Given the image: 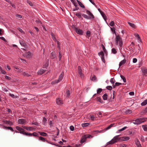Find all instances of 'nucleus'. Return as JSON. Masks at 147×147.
I'll list each match as a JSON object with an SVG mask.
<instances>
[{"instance_id": "50", "label": "nucleus", "mask_w": 147, "mask_h": 147, "mask_svg": "<svg viewBox=\"0 0 147 147\" xmlns=\"http://www.w3.org/2000/svg\"><path fill=\"white\" fill-rule=\"evenodd\" d=\"M135 36L137 38V39L140 41L141 42V40L139 35L138 34H136L135 35Z\"/></svg>"}, {"instance_id": "17", "label": "nucleus", "mask_w": 147, "mask_h": 147, "mask_svg": "<svg viewBox=\"0 0 147 147\" xmlns=\"http://www.w3.org/2000/svg\"><path fill=\"white\" fill-rule=\"evenodd\" d=\"M75 15L77 16L78 18L80 19L81 20H83V18L82 17L81 13L80 12L76 13L75 14Z\"/></svg>"}, {"instance_id": "1", "label": "nucleus", "mask_w": 147, "mask_h": 147, "mask_svg": "<svg viewBox=\"0 0 147 147\" xmlns=\"http://www.w3.org/2000/svg\"><path fill=\"white\" fill-rule=\"evenodd\" d=\"M120 135H117L115 136L117 142H120L122 141H128L130 138L127 136H123L119 137Z\"/></svg>"}, {"instance_id": "33", "label": "nucleus", "mask_w": 147, "mask_h": 147, "mask_svg": "<svg viewBox=\"0 0 147 147\" xmlns=\"http://www.w3.org/2000/svg\"><path fill=\"white\" fill-rule=\"evenodd\" d=\"M26 129V130L27 131L34 130L35 129V128H34L33 127H27V128Z\"/></svg>"}, {"instance_id": "61", "label": "nucleus", "mask_w": 147, "mask_h": 147, "mask_svg": "<svg viewBox=\"0 0 147 147\" xmlns=\"http://www.w3.org/2000/svg\"><path fill=\"white\" fill-rule=\"evenodd\" d=\"M61 57H62V56H61V51H59V61H60L61 60Z\"/></svg>"}, {"instance_id": "14", "label": "nucleus", "mask_w": 147, "mask_h": 147, "mask_svg": "<svg viewBox=\"0 0 147 147\" xmlns=\"http://www.w3.org/2000/svg\"><path fill=\"white\" fill-rule=\"evenodd\" d=\"M3 128L6 129L10 130L11 131H13L14 130L13 129L12 127H11L8 126L6 127L4 125H3Z\"/></svg>"}, {"instance_id": "11", "label": "nucleus", "mask_w": 147, "mask_h": 147, "mask_svg": "<svg viewBox=\"0 0 147 147\" xmlns=\"http://www.w3.org/2000/svg\"><path fill=\"white\" fill-rule=\"evenodd\" d=\"M135 45V44L134 43V42H131V44L129 46H132L133 47H131L129 48V49L130 50H132L133 52L134 51L133 50H134L135 49V47H134Z\"/></svg>"}, {"instance_id": "40", "label": "nucleus", "mask_w": 147, "mask_h": 147, "mask_svg": "<svg viewBox=\"0 0 147 147\" xmlns=\"http://www.w3.org/2000/svg\"><path fill=\"white\" fill-rule=\"evenodd\" d=\"M101 46L102 47V49L103 50V51L105 52V53H107V51L105 48V47L104 46V45L102 44H101Z\"/></svg>"}, {"instance_id": "34", "label": "nucleus", "mask_w": 147, "mask_h": 147, "mask_svg": "<svg viewBox=\"0 0 147 147\" xmlns=\"http://www.w3.org/2000/svg\"><path fill=\"white\" fill-rule=\"evenodd\" d=\"M96 101L99 102L101 103H102L103 102V100H102L101 99L100 97H97Z\"/></svg>"}, {"instance_id": "42", "label": "nucleus", "mask_w": 147, "mask_h": 147, "mask_svg": "<svg viewBox=\"0 0 147 147\" xmlns=\"http://www.w3.org/2000/svg\"><path fill=\"white\" fill-rule=\"evenodd\" d=\"M90 124L89 123H82V126L83 127H86L88 126V125Z\"/></svg>"}, {"instance_id": "59", "label": "nucleus", "mask_w": 147, "mask_h": 147, "mask_svg": "<svg viewBox=\"0 0 147 147\" xmlns=\"http://www.w3.org/2000/svg\"><path fill=\"white\" fill-rule=\"evenodd\" d=\"M110 82L112 84H114L115 82V81L114 79V78H111L110 80Z\"/></svg>"}, {"instance_id": "30", "label": "nucleus", "mask_w": 147, "mask_h": 147, "mask_svg": "<svg viewBox=\"0 0 147 147\" xmlns=\"http://www.w3.org/2000/svg\"><path fill=\"white\" fill-rule=\"evenodd\" d=\"M102 97L104 100H106L107 99L108 95L107 93H105L103 95Z\"/></svg>"}, {"instance_id": "58", "label": "nucleus", "mask_w": 147, "mask_h": 147, "mask_svg": "<svg viewBox=\"0 0 147 147\" xmlns=\"http://www.w3.org/2000/svg\"><path fill=\"white\" fill-rule=\"evenodd\" d=\"M102 89L101 88H98L97 90V93L99 94L102 91Z\"/></svg>"}, {"instance_id": "10", "label": "nucleus", "mask_w": 147, "mask_h": 147, "mask_svg": "<svg viewBox=\"0 0 147 147\" xmlns=\"http://www.w3.org/2000/svg\"><path fill=\"white\" fill-rule=\"evenodd\" d=\"M38 139L39 140L41 141H42L44 142L46 141L47 142L49 143H51L49 142L48 140H46L45 139V138H43L42 136L39 137Z\"/></svg>"}, {"instance_id": "53", "label": "nucleus", "mask_w": 147, "mask_h": 147, "mask_svg": "<svg viewBox=\"0 0 147 147\" xmlns=\"http://www.w3.org/2000/svg\"><path fill=\"white\" fill-rule=\"evenodd\" d=\"M47 121V119L45 117H44L43 118V120H42V123L44 125H45V124L46 123Z\"/></svg>"}, {"instance_id": "57", "label": "nucleus", "mask_w": 147, "mask_h": 147, "mask_svg": "<svg viewBox=\"0 0 147 147\" xmlns=\"http://www.w3.org/2000/svg\"><path fill=\"white\" fill-rule=\"evenodd\" d=\"M132 113V111L131 110H126L125 111V113L127 114H131Z\"/></svg>"}, {"instance_id": "9", "label": "nucleus", "mask_w": 147, "mask_h": 147, "mask_svg": "<svg viewBox=\"0 0 147 147\" xmlns=\"http://www.w3.org/2000/svg\"><path fill=\"white\" fill-rule=\"evenodd\" d=\"M6 124H7L9 125L10 126H11L13 125V122H11L10 120H6L5 121H3Z\"/></svg>"}, {"instance_id": "2", "label": "nucleus", "mask_w": 147, "mask_h": 147, "mask_svg": "<svg viewBox=\"0 0 147 147\" xmlns=\"http://www.w3.org/2000/svg\"><path fill=\"white\" fill-rule=\"evenodd\" d=\"M115 44L117 45L118 44V42H119V45L120 47H122L123 45V41L122 38L120 37L119 35L117 36L115 38Z\"/></svg>"}, {"instance_id": "6", "label": "nucleus", "mask_w": 147, "mask_h": 147, "mask_svg": "<svg viewBox=\"0 0 147 147\" xmlns=\"http://www.w3.org/2000/svg\"><path fill=\"white\" fill-rule=\"evenodd\" d=\"M99 56H101V59L102 61L105 63V54L103 51H101L100 52L98 53Z\"/></svg>"}, {"instance_id": "55", "label": "nucleus", "mask_w": 147, "mask_h": 147, "mask_svg": "<svg viewBox=\"0 0 147 147\" xmlns=\"http://www.w3.org/2000/svg\"><path fill=\"white\" fill-rule=\"evenodd\" d=\"M86 34L89 37L91 35V32L90 31H89V30H87L86 31Z\"/></svg>"}, {"instance_id": "32", "label": "nucleus", "mask_w": 147, "mask_h": 147, "mask_svg": "<svg viewBox=\"0 0 147 147\" xmlns=\"http://www.w3.org/2000/svg\"><path fill=\"white\" fill-rule=\"evenodd\" d=\"M114 125V123L111 124L109 125L107 128L105 129V130H106L110 129L112 127H113Z\"/></svg>"}, {"instance_id": "29", "label": "nucleus", "mask_w": 147, "mask_h": 147, "mask_svg": "<svg viewBox=\"0 0 147 147\" xmlns=\"http://www.w3.org/2000/svg\"><path fill=\"white\" fill-rule=\"evenodd\" d=\"M141 123L144 122L146 121V119H147V118L146 117H141L139 118Z\"/></svg>"}, {"instance_id": "44", "label": "nucleus", "mask_w": 147, "mask_h": 147, "mask_svg": "<svg viewBox=\"0 0 147 147\" xmlns=\"http://www.w3.org/2000/svg\"><path fill=\"white\" fill-rule=\"evenodd\" d=\"M82 16L85 18L86 19H90V18L86 14H83L82 15Z\"/></svg>"}, {"instance_id": "52", "label": "nucleus", "mask_w": 147, "mask_h": 147, "mask_svg": "<svg viewBox=\"0 0 147 147\" xmlns=\"http://www.w3.org/2000/svg\"><path fill=\"white\" fill-rule=\"evenodd\" d=\"M27 2L30 6H33L32 3L30 1L27 0Z\"/></svg>"}, {"instance_id": "37", "label": "nucleus", "mask_w": 147, "mask_h": 147, "mask_svg": "<svg viewBox=\"0 0 147 147\" xmlns=\"http://www.w3.org/2000/svg\"><path fill=\"white\" fill-rule=\"evenodd\" d=\"M142 127L145 131H147V125H142Z\"/></svg>"}, {"instance_id": "4", "label": "nucleus", "mask_w": 147, "mask_h": 147, "mask_svg": "<svg viewBox=\"0 0 147 147\" xmlns=\"http://www.w3.org/2000/svg\"><path fill=\"white\" fill-rule=\"evenodd\" d=\"M117 142L115 136L110 141L107 143L106 144V147H109L110 145H112L115 143Z\"/></svg>"}, {"instance_id": "13", "label": "nucleus", "mask_w": 147, "mask_h": 147, "mask_svg": "<svg viewBox=\"0 0 147 147\" xmlns=\"http://www.w3.org/2000/svg\"><path fill=\"white\" fill-rule=\"evenodd\" d=\"M56 57V54L55 51L52 52L50 54V57L52 59H55Z\"/></svg>"}, {"instance_id": "62", "label": "nucleus", "mask_w": 147, "mask_h": 147, "mask_svg": "<svg viewBox=\"0 0 147 147\" xmlns=\"http://www.w3.org/2000/svg\"><path fill=\"white\" fill-rule=\"evenodd\" d=\"M115 23L114 21H112L109 24V25L111 26H114Z\"/></svg>"}, {"instance_id": "45", "label": "nucleus", "mask_w": 147, "mask_h": 147, "mask_svg": "<svg viewBox=\"0 0 147 147\" xmlns=\"http://www.w3.org/2000/svg\"><path fill=\"white\" fill-rule=\"evenodd\" d=\"M22 75L24 76L27 77H29L31 75L30 74H28L26 73L25 72H24L22 74Z\"/></svg>"}, {"instance_id": "51", "label": "nucleus", "mask_w": 147, "mask_h": 147, "mask_svg": "<svg viewBox=\"0 0 147 147\" xmlns=\"http://www.w3.org/2000/svg\"><path fill=\"white\" fill-rule=\"evenodd\" d=\"M65 94L67 95V96L68 97H69L70 95V92L69 90H68L67 89L66 90V92L65 93Z\"/></svg>"}, {"instance_id": "36", "label": "nucleus", "mask_w": 147, "mask_h": 147, "mask_svg": "<svg viewBox=\"0 0 147 147\" xmlns=\"http://www.w3.org/2000/svg\"><path fill=\"white\" fill-rule=\"evenodd\" d=\"M59 82L58 80H55L53 81H52L51 82V84L52 85L55 84H56L58 82Z\"/></svg>"}, {"instance_id": "23", "label": "nucleus", "mask_w": 147, "mask_h": 147, "mask_svg": "<svg viewBox=\"0 0 147 147\" xmlns=\"http://www.w3.org/2000/svg\"><path fill=\"white\" fill-rule=\"evenodd\" d=\"M49 65V60H47V61L43 65V68H47Z\"/></svg>"}, {"instance_id": "3", "label": "nucleus", "mask_w": 147, "mask_h": 147, "mask_svg": "<svg viewBox=\"0 0 147 147\" xmlns=\"http://www.w3.org/2000/svg\"><path fill=\"white\" fill-rule=\"evenodd\" d=\"M72 28L78 34L82 35L83 33V31L80 29H79L76 27L75 25H73L72 26Z\"/></svg>"}, {"instance_id": "63", "label": "nucleus", "mask_w": 147, "mask_h": 147, "mask_svg": "<svg viewBox=\"0 0 147 147\" xmlns=\"http://www.w3.org/2000/svg\"><path fill=\"white\" fill-rule=\"evenodd\" d=\"M18 30L22 33L23 34H25L24 32H23L21 28H18Z\"/></svg>"}, {"instance_id": "24", "label": "nucleus", "mask_w": 147, "mask_h": 147, "mask_svg": "<svg viewBox=\"0 0 147 147\" xmlns=\"http://www.w3.org/2000/svg\"><path fill=\"white\" fill-rule=\"evenodd\" d=\"M56 103L59 105H60L63 104L62 101L59 98L56 99Z\"/></svg>"}, {"instance_id": "15", "label": "nucleus", "mask_w": 147, "mask_h": 147, "mask_svg": "<svg viewBox=\"0 0 147 147\" xmlns=\"http://www.w3.org/2000/svg\"><path fill=\"white\" fill-rule=\"evenodd\" d=\"M20 45H22L24 47L27 48L28 47V45H26V44L22 40H20Z\"/></svg>"}, {"instance_id": "21", "label": "nucleus", "mask_w": 147, "mask_h": 147, "mask_svg": "<svg viewBox=\"0 0 147 147\" xmlns=\"http://www.w3.org/2000/svg\"><path fill=\"white\" fill-rule=\"evenodd\" d=\"M85 138V137L84 136H82L80 141V143L81 144H82L86 141V139Z\"/></svg>"}, {"instance_id": "27", "label": "nucleus", "mask_w": 147, "mask_h": 147, "mask_svg": "<svg viewBox=\"0 0 147 147\" xmlns=\"http://www.w3.org/2000/svg\"><path fill=\"white\" fill-rule=\"evenodd\" d=\"M100 13L102 16L103 18L105 20V21H106L107 19V17L105 13L102 12H100Z\"/></svg>"}, {"instance_id": "60", "label": "nucleus", "mask_w": 147, "mask_h": 147, "mask_svg": "<svg viewBox=\"0 0 147 147\" xmlns=\"http://www.w3.org/2000/svg\"><path fill=\"white\" fill-rule=\"evenodd\" d=\"M89 17L90 18V19H93L94 18V16L92 13L90 15H89Z\"/></svg>"}, {"instance_id": "31", "label": "nucleus", "mask_w": 147, "mask_h": 147, "mask_svg": "<svg viewBox=\"0 0 147 147\" xmlns=\"http://www.w3.org/2000/svg\"><path fill=\"white\" fill-rule=\"evenodd\" d=\"M90 79L92 81H95L97 80L96 77L95 75H93L92 78H90Z\"/></svg>"}, {"instance_id": "54", "label": "nucleus", "mask_w": 147, "mask_h": 147, "mask_svg": "<svg viewBox=\"0 0 147 147\" xmlns=\"http://www.w3.org/2000/svg\"><path fill=\"white\" fill-rule=\"evenodd\" d=\"M140 140L141 141H142V142H145L144 138L142 135H141V136Z\"/></svg>"}, {"instance_id": "56", "label": "nucleus", "mask_w": 147, "mask_h": 147, "mask_svg": "<svg viewBox=\"0 0 147 147\" xmlns=\"http://www.w3.org/2000/svg\"><path fill=\"white\" fill-rule=\"evenodd\" d=\"M106 88L109 90H111L112 89V87L111 86H108L106 87Z\"/></svg>"}, {"instance_id": "22", "label": "nucleus", "mask_w": 147, "mask_h": 147, "mask_svg": "<svg viewBox=\"0 0 147 147\" xmlns=\"http://www.w3.org/2000/svg\"><path fill=\"white\" fill-rule=\"evenodd\" d=\"M126 62V60L124 59L123 60L121 61L119 64V67H120L122 65L125 64Z\"/></svg>"}, {"instance_id": "5", "label": "nucleus", "mask_w": 147, "mask_h": 147, "mask_svg": "<svg viewBox=\"0 0 147 147\" xmlns=\"http://www.w3.org/2000/svg\"><path fill=\"white\" fill-rule=\"evenodd\" d=\"M16 128L17 130L19 131V132L20 134L26 135V132H25V130L24 129L18 126H16Z\"/></svg>"}, {"instance_id": "47", "label": "nucleus", "mask_w": 147, "mask_h": 147, "mask_svg": "<svg viewBox=\"0 0 147 147\" xmlns=\"http://www.w3.org/2000/svg\"><path fill=\"white\" fill-rule=\"evenodd\" d=\"M111 51L112 53L114 54H115L117 53L116 49L114 48H113L112 49Z\"/></svg>"}, {"instance_id": "39", "label": "nucleus", "mask_w": 147, "mask_h": 147, "mask_svg": "<svg viewBox=\"0 0 147 147\" xmlns=\"http://www.w3.org/2000/svg\"><path fill=\"white\" fill-rule=\"evenodd\" d=\"M84 136L87 139L88 138H91L92 137V136L90 134H85L84 135Z\"/></svg>"}, {"instance_id": "7", "label": "nucleus", "mask_w": 147, "mask_h": 147, "mask_svg": "<svg viewBox=\"0 0 147 147\" xmlns=\"http://www.w3.org/2000/svg\"><path fill=\"white\" fill-rule=\"evenodd\" d=\"M26 136H33L35 137H38V134L36 132H34L32 134L31 133H28L26 132Z\"/></svg>"}, {"instance_id": "46", "label": "nucleus", "mask_w": 147, "mask_h": 147, "mask_svg": "<svg viewBox=\"0 0 147 147\" xmlns=\"http://www.w3.org/2000/svg\"><path fill=\"white\" fill-rule=\"evenodd\" d=\"M90 118L92 121H94L95 119V117H94V116L92 115H90L89 116Z\"/></svg>"}, {"instance_id": "28", "label": "nucleus", "mask_w": 147, "mask_h": 147, "mask_svg": "<svg viewBox=\"0 0 147 147\" xmlns=\"http://www.w3.org/2000/svg\"><path fill=\"white\" fill-rule=\"evenodd\" d=\"M128 23L130 26L133 28H135L136 27V26L134 24L132 23L129 22H128Z\"/></svg>"}, {"instance_id": "19", "label": "nucleus", "mask_w": 147, "mask_h": 147, "mask_svg": "<svg viewBox=\"0 0 147 147\" xmlns=\"http://www.w3.org/2000/svg\"><path fill=\"white\" fill-rule=\"evenodd\" d=\"M77 2L78 3V4L82 8H84L85 7L84 5L80 1L77 0Z\"/></svg>"}, {"instance_id": "20", "label": "nucleus", "mask_w": 147, "mask_h": 147, "mask_svg": "<svg viewBox=\"0 0 147 147\" xmlns=\"http://www.w3.org/2000/svg\"><path fill=\"white\" fill-rule=\"evenodd\" d=\"M142 71L144 75L147 74V69L144 68H142Z\"/></svg>"}, {"instance_id": "18", "label": "nucleus", "mask_w": 147, "mask_h": 147, "mask_svg": "<svg viewBox=\"0 0 147 147\" xmlns=\"http://www.w3.org/2000/svg\"><path fill=\"white\" fill-rule=\"evenodd\" d=\"M46 71V70L45 69H41L38 71L37 74L38 75H41L44 73Z\"/></svg>"}, {"instance_id": "48", "label": "nucleus", "mask_w": 147, "mask_h": 147, "mask_svg": "<svg viewBox=\"0 0 147 147\" xmlns=\"http://www.w3.org/2000/svg\"><path fill=\"white\" fill-rule=\"evenodd\" d=\"M120 77H121V78L123 80V82L124 83L126 82V78H125V77L124 76H123V75H121Z\"/></svg>"}, {"instance_id": "26", "label": "nucleus", "mask_w": 147, "mask_h": 147, "mask_svg": "<svg viewBox=\"0 0 147 147\" xmlns=\"http://www.w3.org/2000/svg\"><path fill=\"white\" fill-rule=\"evenodd\" d=\"M38 133L40 134V135L42 136L46 137L47 136V134L44 132H41L38 131Z\"/></svg>"}, {"instance_id": "16", "label": "nucleus", "mask_w": 147, "mask_h": 147, "mask_svg": "<svg viewBox=\"0 0 147 147\" xmlns=\"http://www.w3.org/2000/svg\"><path fill=\"white\" fill-rule=\"evenodd\" d=\"M64 72L62 71L61 74L59 75V77L58 79V80L60 82L61 81L63 78Z\"/></svg>"}, {"instance_id": "43", "label": "nucleus", "mask_w": 147, "mask_h": 147, "mask_svg": "<svg viewBox=\"0 0 147 147\" xmlns=\"http://www.w3.org/2000/svg\"><path fill=\"white\" fill-rule=\"evenodd\" d=\"M147 104V99L145 100L143 102H142L141 105L142 106H145Z\"/></svg>"}, {"instance_id": "25", "label": "nucleus", "mask_w": 147, "mask_h": 147, "mask_svg": "<svg viewBox=\"0 0 147 147\" xmlns=\"http://www.w3.org/2000/svg\"><path fill=\"white\" fill-rule=\"evenodd\" d=\"M52 36V38L54 41L56 42L57 40L55 34L53 32H51V34Z\"/></svg>"}, {"instance_id": "64", "label": "nucleus", "mask_w": 147, "mask_h": 147, "mask_svg": "<svg viewBox=\"0 0 147 147\" xmlns=\"http://www.w3.org/2000/svg\"><path fill=\"white\" fill-rule=\"evenodd\" d=\"M120 147H127V146L125 144H120Z\"/></svg>"}, {"instance_id": "38", "label": "nucleus", "mask_w": 147, "mask_h": 147, "mask_svg": "<svg viewBox=\"0 0 147 147\" xmlns=\"http://www.w3.org/2000/svg\"><path fill=\"white\" fill-rule=\"evenodd\" d=\"M111 30L112 32L115 34L116 35V33L115 31V27H113V28H111Z\"/></svg>"}, {"instance_id": "12", "label": "nucleus", "mask_w": 147, "mask_h": 147, "mask_svg": "<svg viewBox=\"0 0 147 147\" xmlns=\"http://www.w3.org/2000/svg\"><path fill=\"white\" fill-rule=\"evenodd\" d=\"M26 119H18V122L19 123L21 124H24L26 122Z\"/></svg>"}, {"instance_id": "41", "label": "nucleus", "mask_w": 147, "mask_h": 147, "mask_svg": "<svg viewBox=\"0 0 147 147\" xmlns=\"http://www.w3.org/2000/svg\"><path fill=\"white\" fill-rule=\"evenodd\" d=\"M147 112V107L145 108L143 111L141 113V115H143L144 113Z\"/></svg>"}, {"instance_id": "8", "label": "nucleus", "mask_w": 147, "mask_h": 147, "mask_svg": "<svg viewBox=\"0 0 147 147\" xmlns=\"http://www.w3.org/2000/svg\"><path fill=\"white\" fill-rule=\"evenodd\" d=\"M135 144L138 147H142L140 142L138 139L136 138L135 140Z\"/></svg>"}, {"instance_id": "35", "label": "nucleus", "mask_w": 147, "mask_h": 147, "mask_svg": "<svg viewBox=\"0 0 147 147\" xmlns=\"http://www.w3.org/2000/svg\"><path fill=\"white\" fill-rule=\"evenodd\" d=\"M25 55H26L27 57H29L31 56V53L30 51H29L26 52L25 53Z\"/></svg>"}, {"instance_id": "49", "label": "nucleus", "mask_w": 147, "mask_h": 147, "mask_svg": "<svg viewBox=\"0 0 147 147\" xmlns=\"http://www.w3.org/2000/svg\"><path fill=\"white\" fill-rule=\"evenodd\" d=\"M135 122H137V123H138V125L139 124H140L141 123V122L139 118H138V119H136L135 120Z\"/></svg>"}]
</instances>
